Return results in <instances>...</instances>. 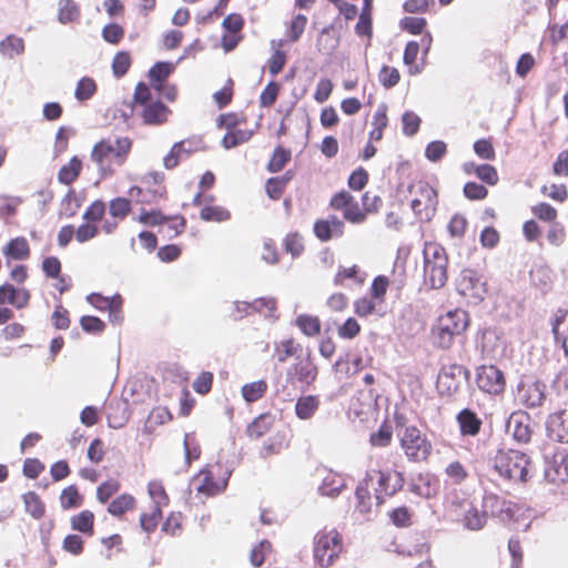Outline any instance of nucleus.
<instances>
[{
    "mask_svg": "<svg viewBox=\"0 0 568 568\" xmlns=\"http://www.w3.org/2000/svg\"><path fill=\"white\" fill-rule=\"evenodd\" d=\"M132 140L128 136L110 135L94 144L91 151V161L102 178L114 174L122 166L131 152Z\"/></svg>",
    "mask_w": 568,
    "mask_h": 568,
    "instance_id": "nucleus-1",
    "label": "nucleus"
},
{
    "mask_svg": "<svg viewBox=\"0 0 568 568\" xmlns=\"http://www.w3.org/2000/svg\"><path fill=\"white\" fill-rule=\"evenodd\" d=\"M491 466L501 478L516 484H525L532 476L529 456L516 449H499Z\"/></svg>",
    "mask_w": 568,
    "mask_h": 568,
    "instance_id": "nucleus-2",
    "label": "nucleus"
},
{
    "mask_svg": "<svg viewBox=\"0 0 568 568\" xmlns=\"http://www.w3.org/2000/svg\"><path fill=\"white\" fill-rule=\"evenodd\" d=\"M424 257V283L429 288L437 290L447 282L448 257L445 248L434 242L425 243Z\"/></svg>",
    "mask_w": 568,
    "mask_h": 568,
    "instance_id": "nucleus-3",
    "label": "nucleus"
},
{
    "mask_svg": "<svg viewBox=\"0 0 568 568\" xmlns=\"http://www.w3.org/2000/svg\"><path fill=\"white\" fill-rule=\"evenodd\" d=\"M468 326V314L464 310H452L440 315L433 327L434 343L448 348L455 336L465 332Z\"/></svg>",
    "mask_w": 568,
    "mask_h": 568,
    "instance_id": "nucleus-4",
    "label": "nucleus"
},
{
    "mask_svg": "<svg viewBox=\"0 0 568 568\" xmlns=\"http://www.w3.org/2000/svg\"><path fill=\"white\" fill-rule=\"evenodd\" d=\"M342 550V538L337 530H323L314 538V558L321 567H328Z\"/></svg>",
    "mask_w": 568,
    "mask_h": 568,
    "instance_id": "nucleus-5",
    "label": "nucleus"
},
{
    "mask_svg": "<svg viewBox=\"0 0 568 568\" xmlns=\"http://www.w3.org/2000/svg\"><path fill=\"white\" fill-rule=\"evenodd\" d=\"M377 477V486L374 488L377 504H383L386 497L395 495L404 485L403 474L396 470H368L364 483L369 485Z\"/></svg>",
    "mask_w": 568,
    "mask_h": 568,
    "instance_id": "nucleus-6",
    "label": "nucleus"
},
{
    "mask_svg": "<svg viewBox=\"0 0 568 568\" xmlns=\"http://www.w3.org/2000/svg\"><path fill=\"white\" fill-rule=\"evenodd\" d=\"M455 285L458 294L471 304H478L487 294V283L483 275L475 270H463L456 278Z\"/></svg>",
    "mask_w": 568,
    "mask_h": 568,
    "instance_id": "nucleus-7",
    "label": "nucleus"
},
{
    "mask_svg": "<svg viewBox=\"0 0 568 568\" xmlns=\"http://www.w3.org/2000/svg\"><path fill=\"white\" fill-rule=\"evenodd\" d=\"M400 447L408 460L416 463L427 459L432 452V444L422 432L414 426L404 429L400 437Z\"/></svg>",
    "mask_w": 568,
    "mask_h": 568,
    "instance_id": "nucleus-8",
    "label": "nucleus"
},
{
    "mask_svg": "<svg viewBox=\"0 0 568 568\" xmlns=\"http://www.w3.org/2000/svg\"><path fill=\"white\" fill-rule=\"evenodd\" d=\"M546 399V384L534 377H523L515 390V400L526 408H538Z\"/></svg>",
    "mask_w": 568,
    "mask_h": 568,
    "instance_id": "nucleus-9",
    "label": "nucleus"
},
{
    "mask_svg": "<svg viewBox=\"0 0 568 568\" xmlns=\"http://www.w3.org/2000/svg\"><path fill=\"white\" fill-rule=\"evenodd\" d=\"M412 192L415 193L410 206L414 213L420 220H430L436 211L437 193L425 182H419L413 186Z\"/></svg>",
    "mask_w": 568,
    "mask_h": 568,
    "instance_id": "nucleus-10",
    "label": "nucleus"
},
{
    "mask_svg": "<svg viewBox=\"0 0 568 568\" xmlns=\"http://www.w3.org/2000/svg\"><path fill=\"white\" fill-rule=\"evenodd\" d=\"M318 374L317 366L310 356L297 357L287 368L286 378L292 384L300 383L304 387L311 386Z\"/></svg>",
    "mask_w": 568,
    "mask_h": 568,
    "instance_id": "nucleus-11",
    "label": "nucleus"
},
{
    "mask_svg": "<svg viewBox=\"0 0 568 568\" xmlns=\"http://www.w3.org/2000/svg\"><path fill=\"white\" fill-rule=\"evenodd\" d=\"M545 478L552 484L568 481V450L558 449L545 460Z\"/></svg>",
    "mask_w": 568,
    "mask_h": 568,
    "instance_id": "nucleus-12",
    "label": "nucleus"
},
{
    "mask_svg": "<svg viewBox=\"0 0 568 568\" xmlns=\"http://www.w3.org/2000/svg\"><path fill=\"white\" fill-rule=\"evenodd\" d=\"M476 383L488 394H499L505 387L504 374L494 365H483L477 369Z\"/></svg>",
    "mask_w": 568,
    "mask_h": 568,
    "instance_id": "nucleus-13",
    "label": "nucleus"
},
{
    "mask_svg": "<svg viewBox=\"0 0 568 568\" xmlns=\"http://www.w3.org/2000/svg\"><path fill=\"white\" fill-rule=\"evenodd\" d=\"M331 206L335 210H343L345 220L351 223H362L366 217L358 203L346 191L335 194L331 200Z\"/></svg>",
    "mask_w": 568,
    "mask_h": 568,
    "instance_id": "nucleus-14",
    "label": "nucleus"
},
{
    "mask_svg": "<svg viewBox=\"0 0 568 568\" xmlns=\"http://www.w3.org/2000/svg\"><path fill=\"white\" fill-rule=\"evenodd\" d=\"M506 432L518 443H528L531 437L529 415L523 410L511 413L506 422Z\"/></svg>",
    "mask_w": 568,
    "mask_h": 568,
    "instance_id": "nucleus-15",
    "label": "nucleus"
},
{
    "mask_svg": "<svg viewBox=\"0 0 568 568\" xmlns=\"http://www.w3.org/2000/svg\"><path fill=\"white\" fill-rule=\"evenodd\" d=\"M547 435L559 443H568V409L550 414L546 422Z\"/></svg>",
    "mask_w": 568,
    "mask_h": 568,
    "instance_id": "nucleus-16",
    "label": "nucleus"
},
{
    "mask_svg": "<svg viewBox=\"0 0 568 568\" xmlns=\"http://www.w3.org/2000/svg\"><path fill=\"white\" fill-rule=\"evenodd\" d=\"M345 488L346 479L343 474L332 469H324L322 471L321 484L317 487V491L321 496L336 498Z\"/></svg>",
    "mask_w": 568,
    "mask_h": 568,
    "instance_id": "nucleus-17",
    "label": "nucleus"
},
{
    "mask_svg": "<svg viewBox=\"0 0 568 568\" xmlns=\"http://www.w3.org/2000/svg\"><path fill=\"white\" fill-rule=\"evenodd\" d=\"M229 477L230 473H227V476L222 480L214 481L212 471L201 470L200 474L193 478L192 484L195 486L197 493L214 496L225 489Z\"/></svg>",
    "mask_w": 568,
    "mask_h": 568,
    "instance_id": "nucleus-18",
    "label": "nucleus"
},
{
    "mask_svg": "<svg viewBox=\"0 0 568 568\" xmlns=\"http://www.w3.org/2000/svg\"><path fill=\"white\" fill-rule=\"evenodd\" d=\"M344 223L335 215L318 220L314 224V234L322 242H327L343 234Z\"/></svg>",
    "mask_w": 568,
    "mask_h": 568,
    "instance_id": "nucleus-19",
    "label": "nucleus"
},
{
    "mask_svg": "<svg viewBox=\"0 0 568 568\" xmlns=\"http://www.w3.org/2000/svg\"><path fill=\"white\" fill-rule=\"evenodd\" d=\"M30 301V293L24 287H14L11 284L0 286V304H10L16 308H24Z\"/></svg>",
    "mask_w": 568,
    "mask_h": 568,
    "instance_id": "nucleus-20",
    "label": "nucleus"
},
{
    "mask_svg": "<svg viewBox=\"0 0 568 568\" xmlns=\"http://www.w3.org/2000/svg\"><path fill=\"white\" fill-rule=\"evenodd\" d=\"M170 113V109L161 101L145 104L140 111L143 124L153 126L164 124Z\"/></svg>",
    "mask_w": 568,
    "mask_h": 568,
    "instance_id": "nucleus-21",
    "label": "nucleus"
},
{
    "mask_svg": "<svg viewBox=\"0 0 568 568\" xmlns=\"http://www.w3.org/2000/svg\"><path fill=\"white\" fill-rule=\"evenodd\" d=\"M463 509V523L469 530H480L487 521L486 513L480 510L473 501L464 500L460 504Z\"/></svg>",
    "mask_w": 568,
    "mask_h": 568,
    "instance_id": "nucleus-22",
    "label": "nucleus"
},
{
    "mask_svg": "<svg viewBox=\"0 0 568 568\" xmlns=\"http://www.w3.org/2000/svg\"><path fill=\"white\" fill-rule=\"evenodd\" d=\"M2 254L7 257L8 263L10 260L26 261L30 256V246L26 237L18 236L9 241L2 248Z\"/></svg>",
    "mask_w": 568,
    "mask_h": 568,
    "instance_id": "nucleus-23",
    "label": "nucleus"
},
{
    "mask_svg": "<svg viewBox=\"0 0 568 568\" xmlns=\"http://www.w3.org/2000/svg\"><path fill=\"white\" fill-rule=\"evenodd\" d=\"M457 422L460 428V433L464 436H476L481 426V420L470 409L465 408L457 415Z\"/></svg>",
    "mask_w": 568,
    "mask_h": 568,
    "instance_id": "nucleus-24",
    "label": "nucleus"
},
{
    "mask_svg": "<svg viewBox=\"0 0 568 568\" xmlns=\"http://www.w3.org/2000/svg\"><path fill=\"white\" fill-rule=\"evenodd\" d=\"M320 407V398L315 395H304L295 403V414L298 419L308 420L313 418Z\"/></svg>",
    "mask_w": 568,
    "mask_h": 568,
    "instance_id": "nucleus-25",
    "label": "nucleus"
},
{
    "mask_svg": "<svg viewBox=\"0 0 568 568\" xmlns=\"http://www.w3.org/2000/svg\"><path fill=\"white\" fill-rule=\"evenodd\" d=\"M288 447V442L285 432H276L270 436L262 445L260 456L267 458L273 455H278L283 449Z\"/></svg>",
    "mask_w": 568,
    "mask_h": 568,
    "instance_id": "nucleus-26",
    "label": "nucleus"
},
{
    "mask_svg": "<svg viewBox=\"0 0 568 568\" xmlns=\"http://www.w3.org/2000/svg\"><path fill=\"white\" fill-rule=\"evenodd\" d=\"M302 345L296 343L293 338L283 339L274 343V357L278 363H285L290 357H300Z\"/></svg>",
    "mask_w": 568,
    "mask_h": 568,
    "instance_id": "nucleus-27",
    "label": "nucleus"
},
{
    "mask_svg": "<svg viewBox=\"0 0 568 568\" xmlns=\"http://www.w3.org/2000/svg\"><path fill=\"white\" fill-rule=\"evenodd\" d=\"M275 422L271 414H261L246 428V435L250 439H258L271 430Z\"/></svg>",
    "mask_w": 568,
    "mask_h": 568,
    "instance_id": "nucleus-28",
    "label": "nucleus"
},
{
    "mask_svg": "<svg viewBox=\"0 0 568 568\" xmlns=\"http://www.w3.org/2000/svg\"><path fill=\"white\" fill-rule=\"evenodd\" d=\"M410 490L422 498L429 499L437 494L438 485L429 476H418L410 484Z\"/></svg>",
    "mask_w": 568,
    "mask_h": 568,
    "instance_id": "nucleus-29",
    "label": "nucleus"
},
{
    "mask_svg": "<svg viewBox=\"0 0 568 568\" xmlns=\"http://www.w3.org/2000/svg\"><path fill=\"white\" fill-rule=\"evenodd\" d=\"M489 501L496 508V510H493V513L496 514L500 520H510L515 517L517 513V506L514 503L500 499L495 495L485 497V503L487 504Z\"/></svg>",
    "mask_w": 568,
    "mask_h": 568,
    "instance_id": "nucleus-30",
    "label": "nucleus"
},
{
    "mask_svg": "<svg viewBox=\"0 0 568 568\" xmlns=\"http://www.w3.org/2000/svg\"><path fill=\"white\" fill-rule=\"evenodd\" d=\"M82 169V162L78 156H73L67 164H64L58 172V181L62 184L69 185L73 183Z\"/></svg>",
    "mask_w": 568,
    "mask_h": 568,
    "instance_id": "nucleus-31",
    "label": "nucleus"
},
{
    "mask_svg": "<svg viewBox=\"0 0 568 568\" xmlns=\"http://www.w3.org/2000/svg\"><path fill=\"white\" fill-rule=\"evenodd\" d=\"M267 387L266 381L258 379L244 384L241 388V395L246 403H254L265 395Z\"/></svg>",
    "mask_w": 568,
    "mask_h": 568,
    "instance_id": "nucleus-32",
    "label": "nucleus"
},
{
    "mask_svg": "<svg viewBox=\"0 0 568 568\" xmlns=\"http://www.w3.org/2000/svg\"><path fill=\"white\" fill-rule=\"evenodd\" d=\"M23 52L24 42L20 37L10 34L0 41V53L9 59H13Z\"/></svg>",
    "mask_w": 568,
    "mask_h": 568,
    "instance_id": "nucleus-33",
    "label": "nucleus"
},
{
    "mask_svg": "<svg viewBox=\"0 0 568 568\" xmlns=\"http://www.w3.org/2000/svg\"><path fill=\"white\" fill-rule=\"evenodd\" d=\"M552 333L556 341L561 343L565 354L568 356V312L556 316L552 323Z\"/></svg>",
    "mask_w": 568,
    "mask_h": 568,
    "instance_id": "nucleus-34",
    "label": "nucleus"
},
{
    "mask_svg": "<svg viewBox=\"0 0 568 568\" xmlns=\"http://www.w3.org/2000/svg\"><path fill=\"white\" fill-rule=\"evenodd\" d=\"M381 305L382 303L374 297L364 296L355 301L354 312L361 317H365L372 314L382 315L379 312Z\"/></svg>",
    "mask_w": 568,
    "mask_h": 568,
    "instance_id": "nucleus-35",
    "label": "nucleus"
},
{
    "mask_svg": "<svg viewBox=\"0 0 568 568\" xmlns=\"http://www.w3.org/2000/svg\"><path fill=\"white\" fill-rule=\"evenodd\" d=\"M164 193L165 189L163 186H160L154 190H142L139 186H132L129 190V195L140 203H154L159 199H162L164 196Z\"/></svg>",
    "mask_w": 568,
    "mask_h": 568,
    "instance_id": "nucleus-36",
    "label": "nucleus"
},
{
    "mask_svg": "<svg viewBox=\"0 0 568 568\" xmlns=\"http://www.w3.org/2000/svg\"><path fill=\"white\" fill-rule=\"evenodd\" d=\"M419 52V43L417 41H409L404 51V63L408 67L409 74H418L423 71L424 65H418L416 59Z\"/></svg>",
    "mask_w": 568,
    "mask_h": 568,
    "instance_id": "nucleus-37",
    "label": "nucleus"
},
{
    "mask_svg": "<svg viewBox=\"0 0 568 568\" xmlns=\"http://www.w3.org/2000/svg\"><path fill=\"white\" fill-rule=\"evenodd\" d=\"M94 515L90 510H83L71 519V527L83 534L92 535Z\"/></svg>",
    "mask_w": 568,
    "mask_h": 568,
    "instance_id": "nucleus-38",
    "label": "nucleus"
},
{
    "mask_svg": "<svg viewBox=\"0 0 568 568\" xmlns=\"http://www.w3.org/2000/svg\"><path fill=\"white\" fill-rule=\"evenodd\" d=\"M82 503L83 497L74 485L64 488L60 495V505L63 509L78 508Z\"/></svg>",
    "mask_w": 568,
    "mask_h": 568,
    "instance_id": "nucleus-39",
    "label": "nucleus"
},
{
    "mask_svg": "<svg viewBox=\"0 0 568 568\" xmlns=\"http://www.w3.org/2000/svg\"><path fill=\"white\" fill-rule=\"evenodd\" d=\"M97 91V84L92 78L84 77L80 79L77 83V88L74 91V98L78 101H87L91 99Z\"/></svg>",
    "mask_w": 568,
    "mask_h": 568,
    "instance_id": "nucleus-40",
    "label": "nucleus"
},
{
    "mask_svg": "<svg viewBox=\"0 0 568 568\" xmlns=\"http://www.w3.org/2000/svg\"><path fill=\"white\" fill-rule=\"evenodd\" d=\"M23 501L27 513L33 518L39 519L44 515V505L34 491L24 494Z\"/></svg>",
    "mask_w": 568,
    "mask_h": 568,
    "instance_id": "nucleus-41",
    "label": "nucleus"
},
{
    "mask_svg": "<svg viewBox=\"0 0 568 568\" xmlns=\"http://www.w3.org/2000/svg\"><path fill=\"white\" fill-rule=\"evenodd\" d=\"M252 311L261 313L264 317L275 318L276 301L273 297H260L251 302Z\"/></svg>",
    "mask_w": 568,
    "mask_h": 568,
    "instance_id": "nucleus-42",
    "label": "nucleus"
},
{
    "mask_svg": "<svg viewBox=\"0 0 568 568\" xmlns=\"http://www.w3.org/2000/svg\"><path fill=\"white\" fill-rule=\"evenodd\" d=\"M296 325L307 336H315L321 331L320 320L306 314L300 315L296 318Z\"/></svg>",
    "mask_w": 568,
    "mask_h": 568,
    "instance_id": "nucleus-43",
    "label": "nucleus"
},
{
    "mask_svg": "<svg viewBox=\"0 0 568 568\" xmlns=\"http://www.w3.org/2000/svg\"><path fill=\"white\" fill-rule=\"evenodd\" d=\"M291 180V174L287 172L281 178H271L267 180L265 190L267 195L273 200H278L283 194L286 183Z\"/></svg>",
    "mask_w": 568,
    "mask_h": 568,
    "instance_id": "nucleus-44",
    "label": "nucleus"
},
{
    "mask_svg": "<svg viewBox=\"0 0 568 568\" xmlns=\"http://www.w3.org/2000/svg\"><path fill=\"white\" fill-rule=\"evenodd\" d=\"M355 497L357 500L355 510L362 515L368 514L371 511V495L368 485H365L364 480L356 487Z\"/></svg>",
    "mask_w": 568,
    "mask_h": 568,
    "instance_id": "nucleus-45",
    "label": "nucleus"
},
{
    "mask_svg": "<svg viewBox=\"0 0 568 568\" xmlns=\"http://www.w3.org/2000/svg\"><path fill=\"white\" fill-rule=\"evenodd\" d=\"M134 498L129 494H122L112 500L108 507V511L113 516H120L134 506Z\"/></svg>",
    "mask_w": 568,
    "mask_h": 568,
    "instance_id": "nucleus-46",
    "label": "nucleus"
},
{
    "mask_svg": "<svg viewBox=\"0 0 568 568\" xmlns=\"http://www.w3.org/2000/svg\"><path fill=\"white\" fill-rule=\"evenodd\" d=\"M290 160L291 152L282 146H277L267 164V170L272 173L280 172Z\"/></svg>",
    "mask_w": 568,
    "mask_h": 568,
    "instance_id": "nucleus-47",
    "label": "nucleus"
},
{
    "mask_svg": "<svg viewBox=\"0 0 568 568\" xmlns=\"http://www.w3.org/2000/svg\"><path fill=\"white\" fill-rule=\"evenodd\" d=\"M200 217L207 222H224L230 220V212L223 206H204L200 212Z\"/></svg>",
    "mask_w": 568,
    "mask_h": 568,
    "instance_id": "nucleus-48",
    "label": "nucleus"
},
{
    "mask_svg": "<svg viewBox=\"0 0 568 568\" xmlns=\"http://www.w3.org/2000/svg\"><path fill=\"white\" fill-rule=\"evenodd\" d=\"M149 495L154 503V507L160 508L162 506H166L169 503V497L164 490L163 485L160 481L152 480L148 485Z\"/></svg>",
    "mask_w": 568,
    "mask_h": 568,
    "instance_id": "nucleus-49",
    "label": "nucleus"
},
{
    "mask_svg": "<svg viewBox=\"0 0 568 568\" xmlns=\"http://www.w3.org/2000/svg\"><path fill=\"white\" fill-rule=\"evenodd\" d=\"M307 24V18L298 13L287 26L286 34L292 42H296L303 34Z\"/></svg>",
    "mask_w": 568,
    "mask_h": 568,
    "instance_id": "nucleus-50",
    "label": "nucleus"
},
{
    "mask_svg": "<svg viewBox=\"0 0 568 568\" xmlns=\"http://www.w3.org/2000/svg\"><path fill=\"white\" fill-rule=\"evenodd\" d=\"M272 545L268 540H262L253 547L250 555V561L254 567H261L265 557L271 552Z\"/></svg>",
    "mask_w": 568,
    "mask_h": 568,
    "instance_id": "nucleus-51",
    "label": "nucleus"
},
{
    "mask_svg": "<svg viewBox=\"0 0 568 568\" xmlns=\"http://www.w3.org/2000/svg\"><path fill=\"white\" fill-rule=\"evenodd\" d=\"M21 202L19 196L0 195V219L13 216Z\"/></svg>",
    "mask_w": 568,
    "mask_h": 568,
    "instance_id": "nucleus-52",
    "label": "nucleus"
},
{
    "mask_svg": "<svg viewBox=\"0 0 568 568\" xmlns=\"http://www.w3.org/2000/svg\"><path fill=\"white\" fill-rule=\"evenodd\" d=\"M131 211V202L125 197H116L110 202L109 212L112 217L123 220Z\"/></svg>",
    "mask_w": 568,
    "mask_h": 568,
    "instance_id": "nucleus-53",
    "label": "nucleus"
},
{
    "mask_svg": "<svg viewBox=\"0 0 568 568\" xmlns=\"http://www.w3.org/2000/svg\"><path fill=\"white\" fill-rule=\"evenodd\" d=\"M530 278L536 286L546 290L551 281V271L547 266H535L530 271Z\"/></svg>",
    "mask_w": 568,
    "mask_h": 568,
    "instance_id": "nucleus-54",
    "label": "nucleus"
},
{
    "mask_svg": "<svg viewBox=\"0 0 568 568\" xmlns=\"http://www.w3.org/2000/svg\"><path fill=\"white\" fill-rule=\"evenodd\" d=\"M174 70L172 63L156 62L149 71V78L152 82H163Z\"/></svg>",
    "mask_w": 568,
    "mask_h": 568,
    "instance_id": "nucleus-55",
    "label": "nucleus"
},
{
    "mask_svg": "<svg viewBox=\"0 0 568 568\" xmlns=\"http://www.w3.org/2000/svg\"><path fill=\"white\" fill-rule=\"evenodd\" d=\"M79 16L77 4L71 0L60 1L58 19L61 23H69L74 21Z\"/></svg>",
    "mask_w": 568,
    "mask_h": 568,
    "instance_id": "nucleus-56",
    "label": "nucleus"
},
{
    "mask_svg": "<svg viewBox=\"0 0 568 568\" xmlns=\"http://www.w3.org/2000/svg\"><path fill=\"white\" fill-rule=\"evenodd\" d=\"M131 65L130 54L125 51L118 52L112 60V71L116 78L123 77Z\"/></svg>",
    "mask_w": 568,
    "mask_h": 568,
    "instance_id": "nucleus-57",
    "label": "nucleus"
},
{
    "mask_svg": "<svg viewBox=\"0 0 568 568\" xmlns=\"http://www.w3.org/2000/svg\"><path fill=\"white\" fill-rule=\"evenodd\" d=\"M252 133L243 130L227 132L222 139V145L225 149H231L245 143L250 140Z\"/></svg>",
    "mask_w": 568,
    "mask_h": 568,
    "instance_id": "nucleus-58",
    "label": "nucleus"
},
{
    "mask_svg": "<svg viewBox=\"0 0 568 568\" xmlns=\"http://www.w3.org/2000/svg\"><path fill=\"white\" fill-rule=\"evenodd\" d=\"M378 79L383 87L389 89L399 82L400 74L396 68L384 65L379 71Z\"/></svg>",
    "mask_w": 568,
    "mask_h": 568,
    "instance_id": "nucleus-59",
    "label": "nucleus"
},
{
    "mask_svg": "<svg viewBox=\"0 0 568 568\" xmlns=\"http://www.w3.org/2000/svg\"><path fill=\"white\" fill-rule=\"evenodd\" d=\"M285 251L293 257H297L304 251L303 239L297 233H290L284 241Z\"/></svg>",
    "mask_w": 568,
    "mask_h": 568,
    "instance_id": "nucleus-60",
    "label": "nucleus"
},
{
    "mask_svg": "<svg viewBox=\"0 0 568 568\" xmlns=\"http://www.w3.org/2000/svg\"><path fill=\"white\" fill-rule=\"evenodd\" d=\"M402 122L403 133L407 136H412L419 129L420 118L412 111H406L402 116Z\"/></svg>",
    "mask_w": 568,
    "mask_h": 568,
    "instance_id": "nucleus-61",
    "label": "nucleus"
},
{
    "mask_svg": "<svg viewBox=\"0 0 568 568\" xmlns=\"http://www.w3.org/2000/svg\"><path fill=\"white\" fill-rule=\"evenodd\" d=\"M476 176L489 185H496L498 182V173L490 164H480L476 166Z\"/></svg>",
    "mask_w": 568,
    "mask_h": 568,
    "instance_id": "nucleus-62",
    "label": "nucleus"
},
{
    "mask_svg": "<svg viewBox=\"0 0 568 568\" xmlns=\"http://www.w3.org/2000/svg\"><path fill=\"white\" fill-rule=\"evenodd\" d=\"M120 489L118 480L110 479L101 484L97 489V498L100 503L104 504L109 498Z\"/></svg>",
    "mask_w": 568,
    "mask_h": 568,
    "instance_id": "nucleus-63",
    "label": "nucleus"
},
{
    "mask_svg": "<svg viewBox=\"0 0 568 568\" xmlns=\"http://www.w3.org/2000/svg\"><path fill=\"white\" fill-rule=\"evenodd\" d=\"M123 36H124L123 28L116 23L106 24L102 29V38L104 39V41H106L108 43H111V44L119 43L121 41V39L123 38Z\"/></svg>",
    "mask_w": 568,
    "mask_h": 568,
    "instance_id": "nucleus-64",
    "label": "nucleus"
}]
</instances>
